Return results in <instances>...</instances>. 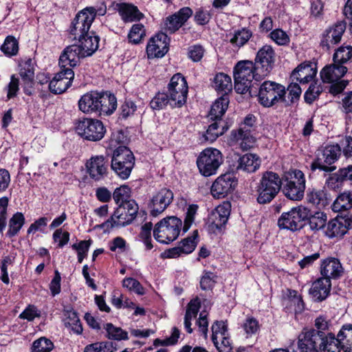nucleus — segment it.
<instances>
[{"mask_svg":"<svg viewBox=\"0 0 352 352\" xmlns=\"http://www.w3.org/2000/svg\"><path fill=\"white\" fill-rule=\"evenodd\" d=\"M344 223L346 221L343 219H331L327 223L325 234L329 238L342 236L348 230Z\"/></svg>","mask_w":352,"mask_h":352,"instance_id":"obj_38","label":"nucleus"},{"mask_svg":"<svg viewBox=\"0 0 352 352\" xmlns=\"http://www.w3.org/2000/svg\"><path fill=\"white\" fill-rule=\"evenodd\" d=\"M331 280L320 278L313 283L309 294L316 301H322L329 296L331 290Z\"/></svg>","mask_w":352,"mask_h":352,"instance_id":"obj_30","label":"nucleus"},{"mask_svg":"<svg viewBox=\"0 0 352 352\" xmlns=\"http://www.w3.org/2000/svg\"><path fill=\"white\" fill-rule=\"evenodd\" d=\"M65 324L71 327L72 330L77 334H80L82 332V327L76 311H68Z\"/></svg>","mask_w":352,"mask_h":352,"instance_id":"obj_55","label":"nucleus"},{"mask_svg":"<svg viewBox=\"0 0 352 352\" xmlns=\"http://www.w3.org/2000/svg\"><path fill=\"white\" fill-rule=\"evenodd\" d=\"M25 223V218L21 212L15 213L9 221V229L7 235L12 237L17 234Z\"/></svg>","mask_w":352,"mask_h":352,"instance_id":"obj_42","label":"nucleus"},{"mask_svg":"<svg viewBox=\"0 0 352 352\" xmlns=\"http://www.w3.org/2000/svg\"><path fill=\"white\" fill-rule=\"evenodd\" d=\"M168 92L170 97L172 107H182L186 102L188 85L181 74H176L171 78Z\"/></svg>","mask_w":352,"mask_h":352,"instance_id":"obj_14","label":"nucleus"},{"mask_svg":"<svg viewBox=\"0 0 352 352\" xmlns=\"http://www.w3.org/2000/svg\"><path fill=\"white\" fill-rule=\"evenodd\" d=\"M309 210L302 206L292 208L289 211L283 212L278 220L280 229H287L292 232L300 230L305 226V221L309 217Z\"/></svg>","mask_w":352,"mask_h":352,"instance_id":"obj_8","label":"nucleus"},{"mask_svg":"<svg viewBox=\"0 0 352 352\" xmlns=\"http://www.w3.org/2000/svg\"><path fill=\"white\" fill-rule=\"evenodd\" d=\"M282 184V179L278 174L272 171L263 173L256 190L258 203L265 204L271 202L279 192Z\"/></svg>","mask_w":352,"mask_h":352,"instance_id":"obj_3","label":"nucleus"},{"mask_svg":"<svg viewBox=\"0 0 352 352\" xmlns=\"http://www.w3.org/2000/svg\"><path fill=\"white\" fill-rule=\"evenodd\" d=\"M276 54L271 45H263L257 52L254 65L257 71L261 72L260 76H267L274 68Z\"/></svg>","mask_w":352,"mask_h":352,"instance_id":"obj_16","label":"nucleus"},{"mask_svg":"<svg viewBox=\"0 0 352 352\" xmlns=\"http://www.w3.org/2000/svg\"><path fill=\"white\" fill-rule=\"evenodd\" d=\"M168 104L171 106L170 97L165 93H158L150 102L151 107L155 110L162 109Z\"/></svg>","mask_w":352,"mask_h":352,"instance_id":"obj_49","label":"nucleus"},{"mask_svg":"<svg viewBox=\"0 0 352 352\" xmlns=\"http://www.w3.org/2000/svg\"><path fill=\"white\" fill-rule=\"evenodd\" d=\"M116 350V348L113 342L102 341L87 345L84 349V352H114Z\"/></svg>","mask_w":352,"mask_h":352,"instance_id":"obj_44","label":"nucleus"},{"mask_svg":"<svg viewBox=\"0 0 352 352\" xmlns=\"http://www.w3.org/2000/svg\"><path fill=\"white\" fill-rule=\"evenodd\" d=\"M343 272V268L339 260L335 258L325 259L322 261L320 273L323 278H338Z\"/></svg>","mask_w":352,"mask_h":352,"instance_id":"obj_26","label":"nucleus"},{"mask_svg":"<svg viewBox=\"0 0 352 352\" xmlns=\"http://www.w3.org/2000/svg\"><path fill=\"white\" fill-rule=\"evenodd\" d=\"M347 72V68L334 63L324 67L320 72L322 80L326 83H333L340 80Z\"/></svg>","mask_w":352,"mask_h":352,"instance_id":"obj_28","label":"nucleus"},{"mask_svg":"<svg viewBox=\"0 0 352 352\" xmlns=\"http://www.w3.org/2000/svg\"><path fill=\"white\" fill-rule=\"evenodd\" d=\"M252 33L245 29L235 32L230 39V43L237 47L243 46L251 37Z\"/></svg>","mask_w":352,"mask_h":352,"instance_id":"obj_54","label":"nucleus"},{"mask_svg":"<svg viewBox=\"0 0 352 352\" xmlns=\"http://www.w3.org/2000/svg\"><path fill=\"white\" fill-rule=\"evenodd\" d=\"M329 183H342L344 181L352 182V165L340 168L329 177Z\"/></svg>","mask_w":352,"mask_h":352,"instance_id":"obj_45","label":"nucleus"},{"mask_svg":"<svg viewBox=\"0 0 352 352\" xmlns=\"http://www.w3.org/2000/svg\"><path fill=\"white\" fill-rule=\"evenodd\" d=\"M169 38L166 33H159L152 37L147 46L146 53L148 57L160 58L164 56L168 50Z\"/></svg>","mask_w":352,"mask_h":352,"instance_id":"obj_22","label":"nucleus"},{"mask_svg":"<svg viewBox=\"0 0 352 352\" xmlns=\"http://www.w3.org/2000/svg\"><path fill=\"white\" fill-rule=\"evenodd\" d=\"M352 339V324L344 325L338 333L337 338L335 337L336 346L338 347L339 352L340 351V341L349 340Z\"/></svg>","mask_w":352,"mask_h":352,"instance_id":"obj_60","label":"nucleus"},{"mask_svg":"<svg viewBox=\"0 0 352 352\" xmlns=\"http://www.w3.org/2000/svg\"><path fill=\"white\" fill-rule=\"evenodd\" d=\"M130 188L126 186H122L117 188L112 197L117 204H122L124 202L129 201L128 199L130 197Z\"/></svg>","mask_w":352,"mask_h":352,"instance_id":"obj_53","label":"nucleus"},{"mask_svg":"<svg viewBox=\"0 0 352 352\" xmlns=\"http://www.w3.org/2000/svg\"><path fill=\"white\" fill-rule=\"evenodd\" d=\"M1 50L6 55H16L19 50L18 42L14 37L8 36L1 45Z\"/></svg>","mask_w":352,"mask_h":352,"instance_id":"obj_51","label":"nucleus"},{"mask_svg":"<svg viewBox=\"0 0 352 352\" xmlns=\"http://www.w3.org/2000/svg\"><path fill=\"white\" fill-rule=\"evenodd\" d=\"M228 126L223 121H217L211 124L205 134L202 135L204 141L210 143L213 142L217 138L223 135L227 130Z\"/></svg>","mask_w":352,"mask_h":352,"instance_id":"obj_36","label":"nucleus"},{"mask_svg":"<svg viewBox=\"0 0 352 352\" xmlns=\"http://www.w3.org/2000/svg\"><path fill=\"white\" fill-rule=\"evenodd\" d=\"M261 72L252 61L243 60L239 62L234 67V89L239 94H244L250 91L252 86V80L258 81L264 76H260Z\"/></svg>","mask_w":352,"mask_h":352,"instance_id":"obj_2","label":"nucleus"},{"mask_svg":"<svg viewBox=\"0 0 352 352\" xmlns=\"http://www.w3.org/2000/svg\"><path fill=\"white\" fill-rule=\"evenodd\" d=\"M94 20V9L85 8L75 16L70 28V34L74 39L82 37L89 32V30Z\"/></svg>","mask_w":352,"mask_h":352,"instance_id":"obj_15","label":"nucleus"},{"mask_svg":"<svg viewBox=\"0 0 352 352\" xmlns=\"http://www.w3.org/2000/svg\"><path fill=\"white\" fill-rule=\"evenodd\" d=\"M314 329H304L298 336V348L305 352H339L334 334H329V339L322 331Z\"/></svg>","mask_w":352,"mask_h":352,"instance_id":"obj_1","label":"nucleus"},{"mask_svg":"<svg viewBox=\"0 0 352 352\" xmlns=\"http://www.w3.org/2000/svg\"><path fill=\"white\" fill-rule=\"evenodd\" d=\"M217 276L210 272H205L200 280V287L202 290H210L216 283Z\"/></svg>","mask_w":352,"mask_h":352,"instance_id":"obj_57","label":"nucleus"},{"mask_svg":"<svg viewBox=\"0 0 352 352\" xmlns=\"http://www.w3.org/2000/svg\"><path fill=\"white\" fill-rule=\"evenodd\" d=\"M316 74V70L311 65L301 63L292 73L291 79L300 83H307L311 81Z\"/></svg>","mask_w":352,"mask_h":352,"instance_id":"obj_33","label":"nucleus"},{"mask_svg":"<svg viewBox=\"0 0 352 352\" xmlns=\"http://www.w3.org/2000/svg\"><path fill=\"white\" fill-rule=\"evenodd\" d=\"M122 285L130 291H133L139 295L144 294V289L139 281L133 278H126L122 281Z\"/></svg>","mask_w":352,"mask_h":352,"instance_id":"obj_59","label":"nucleus"},{"mask_svg":"<svg viewBox=\"0 0 352 352\" xmlns=\"http://www.w3.org/2000/svg\"><path fill=\"white\" fill-rule=\"evenodd\" d=\"M261 160L256 154L246 153L239 157L237 160L236 170L247 173H254L261 166Z\"/></svg>","mask_w":352,"mask_h":352,"instance_id":"obj_32","label":"nucleus"},{"mask_svg":"<svg viewBox=\"0 0 352 352\" xmlns=\"http://www.w3.org/2000/svg\"><path fill=\"white\" fill-rule=\"evenodd\" d=\"M222 162L223 157L221 153L219 150L212 148L204 149L200 153L197 160L199 172L205 177L216 174Z\"/></svg>","mask_w":352,"mask_h":352,"instance_id":"obj_9","label":"nucleus"},{"mask_svg":"<svg viewBox=\"0 0 352 352\" xmlns=\"http://www.w3.org/2000/svg\"><path fill=\"white\" fill-rule=\"evenodd\" d=\"M270 37L279 45H285L289 42V38L287 33L280 29L273 30L270 33Z\"/></svg>","mask_w":352,"mask_h":352,"instance_id":"obj_61","label":"nucleus"},{"mask_svg":"<svg viewBox=\"0 0 352 352\" xmlns=\"http://www.w3.org/2000/svg\"><path fill=\"white\" fill-rule=\"evenodd\" d=\"M74 77V72L71 68H61L48 85L50 91L55 94L65 92L70 86Z\"/></svg>","mask_w":352,"mask_h":352,"instance_id":"obj_20","label":"nucleus"},{"mask_svg":"<svg viewBox=\"0 0 352 352\" xmlns=\"http://www.w3.org/2000/svg\"><path fill=\"white\" fill-rule=\"evenodd\" d=\"M230 203L225 202L211 212L208 217V223L211 230L214 232L216 230H221L226 224L230 213Z\"/></svg>","mask_w":352,"mask_h":352,"instance_id":"obj_24","label":"nucleus"},{"mask_svg":"<svg viewBox=\"0 0 352 352\" xmlns=\"http://www.w3.org/2000/svg\"><path fill=\"white\" fill-rule=\"evenodd\" d=\"M192 10L188 7L181 8L177 12L168 16L164 22L165 33L173 34L182 27L192 16Z\"/></svg>","mask_w":352,"mask_h":352,"instance_id":"obj_23","label":"nucleus"},{"mask_svg":"<svg viewBox=\"0 0 352 352\" xmlns=\"http://www.w3.org/2000/svg\"><path fill=\"white\" fill-rule=\"evenodd\" d=\"M82 56L81 48L78 45H72L67 47L59 58L60 68H67V66L74 67L76 66Z\"/></svg>","mask_w":352,"mask_h":352,"instance_id":"obj_25","label":"nucleus"},{"mask_svg":"<svg viewBox=\"0 0 352 352\" xmlns=\"http://www.w3.org/2000/svg\"><path fill=\"white\" fill-rule=\"evenodd\" d=\"M341 154V148L338 144L328 145L317 155V158L311 164V170L319 169L327 173L332 172L335 166H329L333 164Z\"/></svg>","mask_w":352,"mask_h":352,"instance_id":"obj_12","label":"nucleus"},{"mask_svg":"<svg viewBox=\"0 0 352 352\" xmlns=\"http://www.w3.org/2000/svg\"><path fill=\"white\" fill-rule=\"evenodd\" d=\"M352 57V47L351 46H341L339 47L333 54V62L342 65L343 63H346Z\"/></svg>","mask_w":352,"mask_h":352,"instance_id":"obj_47","label":"nucleus"},{"mask_svg":"<svg viewBox=\"0 0 352 352\" xmlns=\"http://www.w3.org/2000/svg\"><path fill=\"white\" fill-rule=\"evenodd\" d=\"M307 202L319 209L324 208L331 202V198L324 189L308 188L306 195Z\"/></svg>","mask_w":352,"mask_h":352,"instance_id":"obj_29","label":"nucleus"},{"mask_svg":"<svg viewBox=\"0 0 352 352\" xmlns=\"http://www.w3.org/2000/svg\"><path fill=\"white\" fill-rule=\"evenodd\" d=\"M332 208L336 212H342L352 208V190L340 194L334 201Z\"/></svg>","mask_w":352,"mask_h":352,"instance_id":"obj_40","label":"nucleus"},{"mask_svg":"<svg viewBox=\"0 0 352 352\" xmlns=\"http://www.w3.org/2000/svg\"><path fill=\"white\" fill-rule=\"evenodd\" d=\"M285 88L281 84L274 81H264L259 87L258 98L259 103L265 107H271L279 102L289 105L285 98Z\"/></svg>","mask_w":352,"mask_h":352,"instance_id":"obj_6","label":"nucleus"},{"mask_svg":"<svg viewBox=\"0 0 352 352\" xmlns=\"http://www.w3.org/2000/svg\"><path fill=\"white\" fill-rule=\"evenodd\" d=\"M212 86L216 91L223 92V95L226 96V94L232 90L231 78L223 73L217 74L214 78Z\"/></svg>","mask_w":352,"mask_h":352,"instance_id":"obj_41","label":"nucleus"},{"mask_svg":"<svg viewBox=\"0 0 352 352\" xmlns=\"http://www.w3.org/2000/svg\"><path fill=\"white\" fill-rule=\"evenodd\" d=\"M197 236L198 232L197 230H195L192 236L187 237L179 243V245L183 254H190L195 249L197 245L195 239Z\"/></svg>","mask_w":352,"mask_h":352,"instance_id":"obj_52","label":"nucleus"},{"mask_svg":"<svg viewBox=\"0 0 352 352\" xmlns=\"http://www.w3.org/2000/svg\"><path fill=\"white\" fill-rule=\"evenodd\" d=\"M104 329L107 333V337L109 339L116 340L129 339L128 333L126 331L122 330L120 327H115L111 323H107L104 326Z\"/></svg>","mask_w":352,"mask_h":352,"instance_id":"obj_46","label":"nucleus"},{"mask_svg":"<svg viewBox=\"0 0 352 352\" xmlns=\"http://www.w3.org/2000/svg\"><path fill=\"white\" fill-rule=\"evenodd\" d=\"M255 122V116L249 114L244 118L239 129L237 131H232L231 133V139L233 141L241 140L240 144L243 150L252 148L256 141V138L252 134V131L254 130Z\"/></svg>","mask_w":352,"mask_h":352,"instance_id":"obj_13","label":"nucleus"},{"mask_svg":"<svg viewBox=\"0 0 352 352\" xmlns=\"http://www.w3.org/2000/svg\"><path fill=\"white\" fill-rule=\"evenodd\" d=\"M213 343L219 352L232 351V347L228 335L219 337V339L217 340V343Z\"/></svg>","mask_w":352,"mask_h":352,"instance_id":"obj_63","label":"nucleus"},{"mask_svg":"<svg viewBox=\"0 0 352 352\" xmlns=\"http://www.w3.org/2000/svg\"><path fill=\"white\" fill-rule=\"evenodd\" d=\"M19 75L23 82L31 85L34 78V62L31 59L22 62L20 64Z\"/></svg>","mask_w":352,"mask_h":352,"instance_id":"obj_39","label":"nucleus"},{"mask_svg":"<svg viewBox=\"0 0 352 352\" xmlns=\"http://www.w3.org/2000/svg\"><path fill=\"white\" fill-rule=\"evenodd\" d=\"M138 206L133 199L119 204L111 217L100 225V228L109 230L114 227H123L130 224L135 218Z\"/></svg>","mask_w":352,"mask_h":352,"instance_id":"obj_4","label":"nucleus"},{"mask_svg":"<svg viewBox=\"0 0 352 352\" xmlns=\"http://www.w3.org/2000/svg\"><path fill=\"white\" fill-rule=\"evenodd\" d=\"M182 221L175 216L167 217L155 224L153 229L155 239L162 243H169L177 239Z\"/></svg>","mask_w":352,"mask_h":352,"instance_id":"obj_5","label":"nucleus"},{"mask_svg":"<svg viewBox=\"0 0 352 352\" xmlns=\"http://www.w3.org/2000/svg\"><path fill=\"white\" fill-rule=\"evenodd\" d=\"M108 166V161L103 155H96L87 162V173L94 181H100L107 177Z\"/></svg>","mask_w":352,"mask_h":352,"instance_id":"obj_21","label":"nucleus"},{"mask_svg":"<svg viewBox=\"0 0 352 352\" xmlns=\"http://www.w3.org/2000/svg\"><path fill=\"white\" fill-rule=\"evenodd\" d=\"M237 185V180L230 173L218 177L211 187V193L215 198L225 197L231 193Z\"/></svg>","mask_w":352,"mask_h":352,"instance_id":"obj_18","label":"nucleus"},{"mask_svg":"<svg viewBox=\"0 0 352 352\" xmlns=\"http://www.w3.org/2000/svg\"><path fill=\"white\" fill-rule=\"evenodd\" d=\"M346 26V23L341 21L326 30L322 34L320 41V46L322 49L329 51L338 44L345 32Z\"/></svg>","mask_w":352,"mask_h":352,"instance_id":"obj_19","label":"nucleus"},{"mask_svg":"<svg viewBox=\"0 0 352 352\" xmlns=\"http://www.w3.org/2000/svg\"><path fill=\"white\" fill-rule=\"evenodd\" d=\"M53 348L54 344L50 339L41 337L33 342L31 352H50Z\"/></svg>","mask_w":352,"mask_h":352,"instance_id":"obj_48","label":"nucleus"},{"mask_svg":"<svg viewBox=\"0 0 352 352\" xmlns=\"http://www.w3.org/2000/svg\"><path fill=\"white\" fill-rule=\"evenodd\" d=\"M79 109L85 113L98 111V92L91 91L81 96L78 101Z\"/></svg>","mask_w":352,"mask_h":352,"instance_id":"obj_34","label":"nucleus"},{"mask_svg":"<svg viewBox=\"0 0 352 352\" xmlns=\"http://www.w3.org/2000/svg\"><path fill=\"white\" fill-rule=\"evenodd\" d=\"M134 164V155L127 147L120 146L114 151L111 166L121 179H126L130 176Z\"/></svg>","mask_w":352,"mask_h":352,"instance_id":"obj_7","label":"nucleus"},{"mask_svg":"<svg viewBox=\"0 0 352 352\" xmlns=\"http://www.w3.org/2000/svg\"><path fill=\"white\" fill-rule=\"evenodd\" d=\"M322 89L316 82L311 83L305 94L304 98L307 103L311 104L321 94Z\"/></svg>","mask_w":352,"mask_h":352,"instance_id":"obj_56","label":"nucleus"},{"mask_svg":"<svg viewBox=\"0 0 352 352\" xmlns=\"http://www.w3.org/2000/svg\"><path fill=\"white\" fill-rule=\"evenodd\" d=\"M117 108V99L110 92H98V113L100 115H111Z\"/></svg>","mask_w":352,"mask_h":352,"instance_id":"obj_31","label":"nucleus"},{"mask_svg":"<svg viewBox=\"0 0 352 352\" xmlns=\"http://www.w3.org/2000/svg\"><path fill=\"white\" fill-rule=\"evenodd\" d=\"M228 103V97L225 95H223L216 100V101L212 104L208 115L210 119L212 120L222 121L221 118L227 110Z\"/></svg>","mask_w":352,"mask_h":352,"instance_id":"obj_37","label":"nucleus"},{"mask_svg":"<svg viewBox=\"0 0 352 352\" xmlns=\"http://www.w3.org/2000/svg\"><path fill=\"white\" fill-rule=\"evenodd\" d=\"M76 133L83 139L99 141L103 138L106 129L103 123L97 119L82 118L76 122Z\"/></svg>","mask_w":352,"mask_h":352,"instance_id":"obj_10","label":"nucleus"},{"mask_svg":"<svg viewBox=\"0 0 352 352\" xmlns=\"http://www.w3.org/2000/svg\"><path fill=\"white\" fill-rule=\"evenodd\" d=\"M212 340L215 343L219 337L228 335L227 326L223 321H216L212 326Z\"/></svg>","mask_w":352,"mask_h":352,"instance_id":"obj_58","label":"nucleus"},{"mask_svg":"<svg viewBox=\"0 0 352 352\" xmlns=\"http://www.w3.org/2000/svg\"><path fill=\"white\" fill-rule=\"evenodd\" d=\"M290 178L285 179L283 192L285 196L292 201L302 199L305 190V178L304 173L300 170H294Z\"/></svg>","mask_w":352,"mask_h":352,"instance_id":"obj_11","label":"nucleus"},{"mask_svg":"<svg viewBox=\"0 0 352 352\" xmlns=\"http://www.w3.org/2000/svg\"><path fill=\"white\" fill-rule=\"evenodd\" d=\"M117 9L125 22L139 21L143 17L138 8L132 4L126 3H118Z\"/></svg>","mask_w":352,"mask_h":352,"instance_id":"obj_35","label":"nucleus"},{"mask_svg":"<svg viewBox=\"0 0 352 352\" xmlns=\"http://www.w3.org/2000/svg\"><path fill=\"white\" fill-rule=\"evenodd\" d=\"M77 39L80 43L78 46L81 48L82 56H91L98 49L100 37L94 31H91Z\"/></svg>","mask_w":352,"mask_h":352,"instance_id":"obj_27","label":"nucleus"},{"mask_svg":"<svg viewBox=\"0 0 352 352\" xmlns=\"http://www.w3.org/2000/svg\"><path fill=\"white\" fill-rule=\"evenodd\" d=\"M197 210V206L196 205H191L188 208L184 222L183 230L184 232H186L193 223Z\"/></svg>","mask_w":352,"mask_h":352,"instance_id":"obj_64","label":"nucleus"},{"mask_svg":"<svg viewBox=\"0 0 352 352\" xmlns=\"http://www.w3.org/2000/svg\"><path fill=\"white\" fill-rule=\"evenodd\" d=\"M144 36L145 30L144 25L140 23H137L132 26L128 34V38L131 43L138 44Z\"/></svg>","mask_w":352,"mask_h":352,"instance_id":"obj_50","label":"nucleus"},{"mask_svg":"<svg viewBox=\"0 0 352 352\" xmlns=\"http://www.w3.org/2000/svg\"><path fill=\"white\" fill-rule=\"evenodd\" d=\"M309 224L312 230H318L323 228L327 221V217L323 212H316L314 214H310L309 212Z\"/></svg>","mask_w":352,"mask_h":352,"instance_id":"obj_43","label":"nucleus"},{"mask_svg":"<svg viewBox=\"0 0 352 352\" xmlns=\"http://www.w3.org/2000/svg\"><path fill=\"white\" fill-rule=\"evenodd\" d=\"M288 97L290 98V103L298 101L300 97L302 90L298 82H292L287 87Z\"/></svg>","mask_w":352,"mask_h":352,"instance_id":"obj_62","label":"nucleus"},{"mask_svg":"<svg viewBox=\"0 0 352 352\" xmlns=\"http://www.w3.org/2000/svg\"><path fill=\"white\" fill-rule=\"evenodd\" d=\"M173 197L171 190L166 188L160 189L153 196L148 205L151 215L156 217L161 214L172 203Z\"/></svg>","mask_w":352,"mask_h":352,"instance_id":"obj_17","label":"nucleus"}]
</instances>
